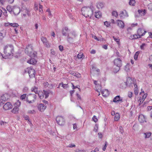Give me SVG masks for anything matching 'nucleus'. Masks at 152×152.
<instances>
[{"mask_svg":"<svg viewBox=\"0 0 152 152\" xmlns=\"http://www.w3.org/2000/svg\"><path fill=\"white\" fill-rule=\"evenodd\" d=\"M4 53L5 55L4 56L1 54L2 57L4 58H9L12 56L14 52V47L12 45H7L4 46Z\"/></svg>","mask_w":152,"mask_h":152,"instance_id":"f257e3e1","label":"nucleus"},{"mask_svg":"<svg viewBox=\"0 0 152 152\" xmlns=\"http://www.w3.org/2000/svg\"><path fill=\"white\" fill-rule=\"evenodd\" d=\"M94 9L92 6L90 7H84L82 8L81 12L85 17L90 18L93 15Z\"/></svg>","mask_w":152,"mask_h":152,"instance_id":"f03ea898","label":"nucleus"},{"mask_svg":"<svg viewBox=\"0 0 152 152\" xmlns=\"http://www.w3.org/2000/svg\"><path fill=\"white\" fill-rule=\"evenodd\" d=\"M25 53L31 57H35L37 55V53L33 50V48L31 45H28L25 50Z\"/></svg>","mask_w":152,"mask_h":152,"instance_id":"7ed1b4c3","label":"nucleus"},{"mask_svg":"<svg viewBox=\"0 0 152 152\" xmlns=\"http://www.w3.org/2000/svg\"><path fill=\"white\" fill-rule=\"evenodd\" d=\"M114 65L113 70L115 73H116L120 70L122 66V61L120 58H116L114 60Z\"/></svg>","mask_w":152,"mask_h":152,"instance_id":"20e7f679","label":"nucleus"},{"mask_svg":"<svg viewBox=\"0 0 152 152\" xmlns=\"http://www.w3.org/2000/svg\"><path fill=\"white\" fill-rule=\"evenodd\" d=\"M36 98V95L34 94H30L27 95L26 101L29 103H32L34 102Z\"/></svg>","mask_w":152,"mask_h":152,"instance_id":"39448f33","label":"nucleus"},{"mask_svg":"<svg viewBox=\"0 0 152 152\" xmlns=\"http://www.w3.org/2000/svg\"><path fill=\"white\" fill-rule=\"evenodd\" d=\"M76 36V34L74 31H72L68 33L67 35V41L70 43L73 42V39Z\"/></svg>","mask_w":152,"mask_h":152,"instance_id":"423d86ee","label":"nucleus"},{"mask_svg":"<svg viewBox=\"0 0 152 152\" xmlns=\"http://www.w3.org/2000/svg\"><path fill=\"white\" fill-rule=\"evenodd\" d=\"M56 120L58 124L60 126H63L65 124V120L61 116L57 117Z\"/></svg>","mask_w":152,"mask_h":152,"instance_id":"0eeeda50","label":"nucleus"},{"mask_svg":"<svg viewBox=\"0 0 152 152\" xmlns=\"http://www.w3.org/2000/svg\"><path fill=\"white\" fill-rule=\"evenodd\" d=\"M133 82L132 79L131 78L129 77L127 78L126 82L122 83L121 85L124 86H122L123 88H125L126 86H132Z\"/></svg>","mask_w":152,"mask_h":152,"instance_id":"6e6552de","label":"nucleus"},{"mask_svg":"<svg viewBox=\"0 0 152 152\" xmlns=\"http://www.w3.org/2000/svg\"><path fill=\"white\" fill-rule=\"evenodd\" d=\"M27 70L30 77H35V71L32 68L29 67L27 69Z\"/></svg>","mask_w":152,"mask_h":152,"instance_id":"1a4fd4ad","label":"nucleus"},{"mask_svg":"<svg viewBox=\"0 0 152 152\" xmlns=\"http://www.w3.org/2000/svg\"><path fill=\"white\" fill-rule=\"evenodd\" d=\"M41 39L45 46L47 48L50 47V45L48 42L46 38L43 37H42L41 38Z\"/></svg>","mask_w":152,"mask_h":152,"instance_id":"9d476101","label":"nucleus"},{"mask_svg":"<svg viewBox=\"0 0 152 152\" xmlns=\"http://www.w3.org/2000/svg\"><path fill=\"white\" fill-rule=\"evenodd\" d=\"M12 107V105L10 102H7L3 106V108L5 110H8L11 109Z\"/></svg>","mask_w":152,"mask_h":152,"instance_id":"9b49d317","label":"nucleus"},{"mask_svg":"<svg viewBox=\"0 0 152 152\" xmlns=\"http://www.w3.org/2000/svg\"><path fill=\"white\" fill-rule=\"evenodd\" d=\"M116 23L118 26L121 29H123L124 27V23L122 21L119 20L116 21Z\"/></svg>","mask_w":152,"mask_h":152,"instance_id":"f8f14e48","label":"nucleus"},{"mask_svg":"<svg viewBox=\"0 0 152 152\" xmlns=\"http://www.w3.org/2000/svg\"><path fill=\"white\" fill-rule=\"evenodd\" d=\"M138 120L140 123L146 122L145 118L142 114H140L139 115L138 117Z\"/></svg>","mask_w":152,"mask_h":152,"instance_id":"ddd939ff","label":"nucleus"},{"mask_svg":"<svg viewBox=\"0 0 152 152\" xmlns=\"http://www.w3.org/2000/svg\"><path fill=\"white\" fill-rule=\"evenodd\" d=\"M122 97L118 95L116 96L113 99V101L114 102H123Z\"/></svg>","mask_w":152,"mask_h":152,"instance_id":"4468645a","label":"nucleus"},{"mask_svg":"<svg viewBox=\"0 0 152 152\" xmlns=\"http://www.w3.org/2000/svg\"><path fill=\"white\" fill-rule=\"evenodd\" d=\"M119 15L121 19L124 18L125 17H127L128 16V14L127 12L125 10H124V11L120 12Z\"/></svg>","mask_w":152,"mask_h":152,"instance_id":"2eb2a0df","label":"nucleus"},{"mask_svg":"<svg viewBox=\"0 0 152 152\" xmlns=\"http://www.w3.org/2000/svg\"><path fill=\"white\" fill-rule=\"evenodd\" d=\"M46 105L44 104H40L38 106V110L41 112L43 111L46 108Z\"/></svg>","mask_w":152,"mask_h":152,"instance_id":"dca6fc26","label":"nucleus"},{"mask_svg":"<svg viewBox=\"0 0 152 152\" xmlns=\"http://www.w3.org/2000/svg\"><path fill=\"white\" fill-rule=\"evenodd\" d=\"M146 31L143 29L139 28L137 31V34L139 35L140 36V37L144 36Z\"/></svg>","mask_w":152,"mask_h":152,"instance_id":"f3484780","label":"nucleus"},{"mask_svg":"<svg viewBox=\"0 0 152 152\" xmlns=\"http://www.w3.org/2000/svg\"><path fill=\"white\" fill-rule=\"evenodd\" d=\"M12 12L15 15H17L20 13V10L18 7H14L13 8Z\"/></svg>","mask_w":152,"mask_h":152,"instance_id":"a211bd4d","label":"nucleus"},{"mask_svg":"<svg viewBox=\"0 0 152 152\" xmlns=\"http://www.w3.org/2000/svg\"><path fill=\"white\" fill-rule=\"evenodd\" d=\"M69 30L67 27H66L64 28L63 29L62 31V34L63 36H67Z\"/></svg>","mask_w":152,"mask_h":152,"instance_id":"6ab92c4d","label":"nucleus"},{"mask_svg":"<svg viewBox=\"0 0 152 152\" xmlns=\"http://www.w3.org/2000/svg\"><path fill=\"white\" fill-rule=\"evenodd\" d=\"M9 96L7 94H5L2 95L1 97V99L2 101H5L7 100L9 98Z\"/></svg>","mask_w":152,"mask_h":152,"instance_id":"aec40b11","label":"nucleus"},{"mask_svg":"<svg viewBox=\"0 0 152 152\" xmlns=\"http://www.w3.org/2000/svg\"><path fill=\"white\" fill-rule=\"evenodd\" d=\"M101 92L102 96L104 97L108 96L109 94V92L107 89L102 90Z\"/></svg>","mask_w":152,"mask_h":152,"instance_id":"412c9836","label":"nucleus"},{"mask_svg":"<svg viewBox=\"0 0 152 152\" xmlns=\"http://www.w3.org/2000/svg\"><path fill=\"white\" fill-rule=\"evenodd\" d=\"M27 62L30 64L34 65L36 63L37 61L34 58H31L29 60H28Z\"/></svg>","mask_w":152,"mask_h":152,"instance_id":"4be33fe9","label":"nucleus"},{"mask_svg":"<svg viewBox=\"0 0 152 152\" xmlns=\"http://www.w3.org/2000/svg\"><path fill=\"white\" fill-rule=\"evenodd\" d=\"M104 4L102 2H98L97 4L96 7L98 9H102L104 7Z\"/></svg>","mask_w":152,"mask_h":152,"instance_id":"5701e85b","label":"nucleus"},{"mask_svg":"<svg viewBox=\"0 0 152 152\" xmlns=\"http://www.w3.org/2000/svg\"><path fill=\"white\" fill-rule=\"evenodd\" d=\"M19 108L18 107H15L11 110L12 112L14 114H17L18 113Z\"/></svg>","mask_w":152,"mask_h":152,"instance_id":"b1692460","label":"nucleus"},{"mask_svg":"<svg viewBox=\"0 0 152 152\" xmlns=\"http://www.w3.org/2000/svg\"><path fill=\"white\" fill-rule=\"evenodd\" d=\"M101 88H102V86H101L99 85V84H98L97 86H95V89L96 90V91H97L99 93V94L98 95H100V91H101Z\"/></svg>","mask_w":152,"mask_h":152,"instance_id":"393cba45","label":"nucleus"},{"mask_svg":"<svg viewBox=\"0 0 152 152\" xmlns=\"http://www.w3.org/2000/svg\"><path fill=\"white\" fill-rule=\"evenodd\" d=\"M5 31L2 30L0 31V40H2L3 39L5 36Z\"/></svg>","mask_w":152,"mask_h":152,"instance_id":"a878e982","label":"nucleus"},{"mask_svg":"<svg viewBox=\"0 0 152 152\" xmlns=\"http://www.w3.org/2000/svg\"><path fill=\"white\" fill-rule=\"evenodd\" d=\"M102 16V13L100 11L96 12L95 14V16L96 18H100Z\"/></svg>","mask_w":152,"mask_h":152,"instance_id":"bb28decb","label":"nucleus"},{"mask_svg":"<svg viewBox=\"0 0 152 152\" xmlns=\"http://www.w3.org/2000/svg\"><path fill=\"white\" fill-rule=\"evenodd\" d=\"M38 88L37 87L35 86L31 88V91L32 92H34L36 94H37L38 93L39 91H38Z\"/></svg>","mask_w":152,"mask_h":152,"instance_id":"cd10ccee","label":"nucleus"},{"mask_svg":"<svg viewBox=\"0 0 152 152\" xmlns=\"http://www.w3.org/2000/svg\"><path fill=\"white\" fill-rule=\"evenodd\" d=\"M72 75L76 76L78 77H81V75L77 72H69Z\"/></svg>","mask_w":152,"mask_h":152,"instance_id":"c85d7f7f","label":"nucleus"},{"mask_svg":"<svg viewBox=\"0 0 152 152\" xmlns=\"http://www.w3.org/2000/svg\"><path fill=\"white\" fill-rule=\"evenodd\" d=\"M43 93L44 94V96H45V99L47 98L49 95V92L48 91H45L44 90L43 91Z\"/></svg>","mask_w":152,"mask_h":152,"instance_id":"c756f323","label":"nucleus"},{"mask_svg":"<svg viewBox=\"0 0 152 152\" xmlns=\"http://www.w3.org/2000/svg\"><path fill=\"white\" fill-rule=\"evenodd\" d=\"M134 93L135 95H137L138 93V89L137 86L136 84H134Z\"/></svg>","mask_w":152,"mask_h":152,"instance_id":"7c9ffc66","label":"nucleus"},{"mask_svg":"<svg viewBox=\"0 0 152 152\" xmlns=\"http://www.w3.org/2000/svg\"><path fill=\"white\" fill-rule=\"evenodd\" d=\"M138 13L141 16L144 15L146 13L145 10H138Z\"/></svg>","mask_w":152,"mask_h":152,"instance_id":"2f4dec72","label":"nucleus"},{"mask_svg":"<svg viewBox=\"0 0 152 152\" xmlns=\"http://www.w3.org/2000/svg\"><path fill=\"white\" fill-rule=\"evenodd\" d=\"M39 96V97L41 99H42L44 98V94L43 93V91H39V92L37 94Z\"/></svg>","mask_w":152,"mask_h":152,"instance_id":"473e14b6","label":"nucleus"},{"mask_svg":"<svg viewBox=\"0 0 152 152\" xmlns=\"http://www.w3.org/2000/svg\"><path fill=\"white\" fill-rule=\"evenodd\" d=\"M7 24H8V25H10V26L14 27L16 28L18 27L19 26L18 24L16 23H7Z\"/></svg>","mask_w":152,"mask_h":152,"instance_id":"72a5a7b5","label":"nucleus"},{"mask_svg":"<svg viewBox=\"0 0 152 152\" xmlns=\"http://www.w3.org/2000/svg\"><path fill=\"white\" fill-rule=\"evenodd\" d=\"M151 133L150 132H147L144 133V134L145 135V138H149L151 136Z\"/></svg>","mask_w":152,"mask_h":152,"instance_id":"f704fd0d","label":"nucleus"},{"mask_svg":"<svg viewBox=\"0 0 152 152\" xmlns=\"http://www.w3.org/2000/svg\"><path fill=\"white\" fill-rule=\"evenodd\" d=\"M7 9L10 13H12L13 9L11 6L8 5L7 7Z\"/></svg>","mask_w":152,"mask_h":152,"instance_id":"c9c22d12","label":"nucleus"},{"mask_svg":"<svg viewBox=\"0 0 152 152\" xmlns=\"http://www.w3.org/2000/svg\"><path fill=\"white\" fill-rule=\"evenodd\" d=\"M41 3H40L39 4V12H40L41 13H42L43 12V7L40 4Z\"/></svg>","mask_w":152,"mask_h":152,"instance_id":"e433bc0d","label":"nucleus"},{"mask_svg":"<svg viewBox=\"0 0 152 152\" xmlns=\"http://www.w3.org/2000/svg\"><path fill=\"white\" fill-rule=\"evenodd\" d=\"M120 115L119 113H116L115 115L114 120L115 121H118L120 118Z\"/></svg>","mask_w":152,"mask_h":152,"instance_id":"4c0bfd02","label":"nucleus"},{"mask_svg":"<svg viewBox=\"0 0 152 152\" xmlns=\"http://www.w3.org/2000/svg\"><path fill=\"white\" fill-rule=\"evenodd\" d=\"M140 53V52L139 51H137L135 53L134 56V58L135 60H137V59Z\"/></svg>","mask_w":152,"mask_h":152,"instance_id":"58836bf2","label":"nucleus"},{"mask_svg":"<svg viewBox=\"0 0 152 152\" xmlns=\"http://www.w3.org/2000/svg\"><path fill=\"white\" fill-rule=\"evenodd\" d=\"M21 104L19 100H17L16 102L15 103L14 105L15 107H19Z\"/></svg>","mask_w":152,"mask_h":152,"instance_id":"ea45409f","label":"nucleus"},{"mask_svg":"<svg viewBox=\"0 0 152 152\" xmlns=\"http://www.w3.org/2000/svg\"><path fill=\"white\" fill-rule=\"evenodd\" d=\"M113 38L114 39L115 41L117 43L118 45H119L120 44L119 39L118 38H116L114 36H113Z\"/></svg>","mask_w":152,"mask_h":152,"instance_id":"a19ab883","label":"nucleus"},{"mask_svg":"<svg viewBox=\"0 0 152 152\" xmlns=\"http://www.w3.org/2000/svg\"><path fill=\"white\" fill-rule=\"evenodd\" d=\"M59 85H61V86L64 89H66L68 87L67 84H64L63 83H60Z\"/></svg>","mask_w":152,"mask_h":152,"instance_id":"79ce46f5","label":"nucleus"},{"mask_svg":"<svg viewBox=\"0 0 152 152\" xmlns=\"http://www.w3.org/2000/svg\"><path fill=\"white\" fill-rule=\"evenodd\" d=\"M112 15L113 16L117 18L118 16V14L116 11H114L112 12Z\"/></svg>","mask_w":152,"mask_h":152,"instance_id":"37998d69","label":"nucleus"},{"mask_svg":"<svg viewBox=\"0 0 152 152\" xmlns=\"http://www.w3.org/2000/svg\"><path fill=\"white\" fill-rule=\"evenodd\" d=\"M135 3V0H130L129 2V4L131 5L134 6Z\"/></svg>","mask_w":152,"mask_h":152,"instance_id":"c03bdc74","label":"nucleus"},{"mask_svg":"<svg viewBox=\"0 0 152 152\" xmlns=\"http://www.w3.org/2000/svg\"><path fill=\"white\" fill-rule=\"evenodd\" d=\"M28 113L29 114H34L36 113V111L34 110H28Z\"/></svg>","mask_w":152,"mask_h":152,"instance_id":"a18cd8bd","label":"nucleus"},{"mask_svg":"<svg viewBox=\"0 0 152 152\" xmlns=\"http://www.w3.org/2000/svg\"><path fill=\"white\" fill-rule=\"evenodd\" d=\"M144 101V100H143V99H142V98H141V97H140L139 98V99L138 100V103L140 105L141 104H142L143 102V101Z\"/></svg>","mask_w":152,"mask_h":152,"instance_id":"49530a36","label":"nucleus"},{"mask_svg":"<svg viewBox=\"0 0 152 152\" xmlns=\"http://www.w3.org/2000/svg\"><path fill=\"white\" fill-rule=\"evenodd\" d=\"M72 88L73 89H74L75 88H78L79 90V91H80V86L79 85H77L76 86H75L72 83Z\"/></svg>","mask_w":152,"mask_h":152,"instance_id":"de8ad7c7","label":"nucleus"},{"mask_svg":"<svg viewBox=\"0 0 152 152\" xmlns=\"http://www.w3.org/2000/svg\"><path fill=\"white\" fill-rule=\"evenodd\" d=\"M104 25L107 27H108L110 25V23L108 21H106L104 22Z\"/></svg>","mask_w":152,"mask_h":152,"instance_id":"09e8293b","label":"nucleus"},{"mask_svg":"<svg viewBox=\"0 0 152 152\" xmlns=\"http://www.w3.org/2000/svg\"><path fill=\"white\" fill-rule=\"evenodd\" d=\"M91 35L93 38H94V39L97 40L98 41H100V39H99L95 35H94L93 34H91Z\"/></svg>","mask_w":152,"mask_h":152,"instance_id":"8fccbe9b","label":"nucleus"},{"mask_svg":"<svg viewBox=\"0 0 152 152\" xmlns=\"http://www.w3.org/2000/svg\"><path fill=\"white\" fill-rule=\"evenodd\" d=\"M34 8L35 10H38L39 8V6L37 4H34Z\"/></svg>","mask_w":152,"mask_h":152,"instance_id":"3c124183","label":"nucleus"},{"mask_svg":"<svg viewBox=\"0 0 152 152\" xmlns=\"http://www.w3.org/2000/svg\"><path fill=\"white\" fill-rule=\"evenodd\" d=\"M145 43L142 44L140 46V48L141 49L144 50L145 49Z\"/></svg>","mask_w":152,"mask_h":152,"instance_id":"603ef678","label":"nucleus"},{"mask_svg":"<svg viewBox=\"0 0 152 152\" xmlns=\"http://www.w3.org/2000/svg\"><path fill=\"white\" fill-rule=\"evenodd\" d=\"M133 93L132 92L129 91L128 93V96L129 98H131L132 96Z\"/></svg>","mask_w":152,"mask_h":152,"instance_id":"864d4df0","label":"nucleus"},{"mask_svg":"<svg viewBox=\"0 0 152 152\" xmlns=\"http://www.w3.org/2000/svg\"><path fill=\"white\" fill-rule=\"evenodd\" d=\"M98 129V126L97 124H96L94 126V131L95 132H97Z\"/></svg>","mask_w":152,"mask_h":152,"instance_id":"5fc2aeb1","label":"nucleus"},{"mask_svg":"<svg viewBox=\"0 0 152 152\" xmlns=\"http://www.w3.org/2000/svg\"><path fill=\"white\" fill-rule=\"evenodd\" d=\"M4 10V11L3 12V14L6 17H7L8 16L7 14V12L5 9H4V10Z\"/></svg>","mask_w":152,"mask_h":152,"instance_id":"6e6d98bb","label":"nucleus"},{"mask_svg":"<svg viewBox=\"0 0 152 152\" xmlns=\"http://www.w3.org/2000/svg\"><path fill=\"white\" fill-rule=\"evenodd\" d=\"M147 93L144 94L142 96V97H141V98L144 101L145 99L147 97Z\"/></svg>","mask_w":152,"mask_h":152,"instance_id":"4d7b16f0","label":"nucleus"},{"mask_svg":"<svg viewBox=\"0 0 152 152\" xmlns=\"http://www.w3.org/2000/svg\"><path fill=\"white\" fill-rule=\"evenodd\" d=\"M148 8L150 10L152 11V3H150L148 4Z\"/></svg>","mask_w":152,"mask_h":152,"instance_id":"13d9d810","label":"nucleus"},{"mask_svg":"<svg viewBox=\"0 0 152 152\" xmlns=\"http://www.w3.org/2000/svg\"><path fill=\"white\" fill-rule=\"evenodd\" d=\"M92 120L95 122H97L98 121L95 115L93 116V117L92 118Z\"/></svg>","mask_w":152,"mask_h":152,"instance_id":"bf43d9fd","label":"nucleus"},{"mask_svg":"<svg viewBox=\"0 0 152 152\" xmlns=\"http://www.w3.org/2000/svg\"><path fill=\"white\" fill-rule=\"evenodd\" d=\"M134 38L133 39H137L139 38H140L141 37L139 35L137 34H134L133 35Z\"/></svg>","mask_w":152,"mask_h":152,"instance_id":"052dcab7","label":"nucleus"},{"mask_svg":"<svg viewBox=\"0 0 152 152\" xmlns=\"http://www.w3.org/2000/svg\"><path fill=\"white\" fill-rule=\"evenodd\" d=\"M7 123L2 121H0V124L1 126H4Z\"/></svg>","mask_w":152,"mask_h":152,"instance_id":"680f3d73","label":"nucleus"},{"mask_svg":"<svg viewBox=\"0 0 152 152\" xmlns=\"http://www.w3.org/2000/svg\"><path fill=\"white\" fill-rule=\"evenodd\" d=\"M83 54L81 53H79L77 56V58L79 59L82 58L83 57Z\"/></svg>","mask_w":152,"mask_h":152,"instance_id":"e2e57ef3","label":"nucleus"},{"mask_svg":"<svg viewBox=\"0 0 152 152\" xmlns=\"http://www.w3.org/2000/svg\"><path fill=\"white\" fill-rule=\"evenodd\" d=\"M59 49L62 52L64 50V47H63L61 45H60L58 46Z\"/></svg>","mask_w":152,"mask_h":152,"instance_id":"0e129e2a","label":"nucleus"},{"mask_svg":"<svg viewBox=\"0 0 152 152\" xmlns=\"http://www.w3.org/2000/svg\"><path fill=\"white\" fill-rule=\"evenodd\" d=\"M75 144H70L67 146V147L69 148H73L75 147Z\"/></svg>","mask_w":152,"mask_h":152,"instance_id":"69168bd1","label":"nucleus"},{"mask_svg":"<svg viewBox=\"0 0 152 152\" xmlns=\"http://www.w3.org/2000/svg\"><path fill=\"white\" fill-rule=\"evenodd\" d=\"M26 95L25 94H24L23 95H22L20 96V98L21 99L23 100L25 99L26 97Z\"/></svg>","mask_w":152,"mask_h":152,"instance_id":"338daca9","label":"nucleus"},{"mask_svg":"<svg viewBox=\"0 0 152 152\" xmlns=\"http://www.w3.org/2000/svg\"><path fill=\"white\" fill-rule=\"evenodd\" d=\"M76 152H86V151L85 150H80L79 149H78L76 151Z\"/></svg>","mask_w":152,"mask_h":152,"instance_id":"774afa93","label":"nucleus"}]
</instances>
